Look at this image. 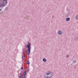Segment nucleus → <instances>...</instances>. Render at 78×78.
<instances>
[{
    "instance_id": "nucleus-4",
    "label": "nucleus",
    "mask_w": 78,
    "mask_h": 78,
    "mask_svg": "<svg viewBox=\"0 0 78 78\" xmlns=\"http://www.w3.org/2000/svg\"><path fill=\"white\" fill-rule=\"evenodd\" d=\"M62 31H61V30H58L57 32V34H59V35H61L62 34Z\"/></svg>"
},
{
    "instance_id": "nucleus-10",
    "label": "nucleus",
    "mask_w": 78,
    "mask_h": 78,
    "mask_svg": "<svg viewBox=\"0 0 78 78\" xmlns=\"http://www.w3.org/2000/svg\"><path fill=\"white\" fill-rule=\"evenodd\" d=\"M27 64H30V63L29 62V61H27Z\"/></svg>"
},
{
    "instance_id": "nucleus-8",
    "label": "nucleus",
    "mask_w": 78,
    "mask_h": 78,
    "mask_svg": "<svg viewBox=\"0 0 78 78\" xmlns=\"http://www.w3.org/2000/svg\"><path fill=\"white\" fill-rule=\"evenodd\" d=\"M23 55H24V56H23L22 57V59L23 60H24L25 59V54H24Z\"/></svg>"
},
{
    "instance_id": "nucleus-5",
    "label": "nucleus",
    "mask_w": 78,
    "mask_h": 78,
    "mask_svg": "<svg viewBox=\"0 0 78 78\" xmlns=\"http://www.w3.org/2000/svg\"><path fill=\"white\" fill-rule=\"evenodd\" d=\"M43 61H44V62H46V61H47V60H46V59L45 58H44L43 59Z\"/></svg>"
},
{
    "instance_id": "nucleus-14",
    "label": "nucleus",
    "mask_w": 78,
    "mask_h": 78,
    "mask_svg": "<svg viewBox=\"0 0 78 78\" xmlns=\"http://www.w3.org/2000/svg\"><path fill=\"white\" fill-rule=\"evenodd\" d=\"M27 72H28V70H27Z\"/></svg>"
},
{
    "instance_id": "nucleus-15",
    "label": "nucleus",
    "mask_w": 78,
    "mask_h": 78,
    "mask_svg": "<svg viewBox=\"0 0 78 78\" xmlns=\"http://www.w3.org/2000/svg\"><path fill=\"white\" fill-rule=\"evenodd\" d=\"M1 11V9H0V11Z\"/></svg>"
},
{
    "instance_id": "nucleus-13",
    "label": "nucleus",
    "mask_w": 78,
    "mask_h": 78,
    "mask_svg": "<svg viewBox=\"0 0 78 78\" xmlns=\"http://www.w3.org/2000/svg\"><path fill=\"white\" fill-rule=\"evenodd\" d=\"M68 57H69V55H68L66 56V57L68 58Z\"/></svg>"
},
{
    "instance_id": "nucleus-1",
    "label": "nucleus",
    "mask_w": 78,
    "mask_h": 78,
    "mask_svg": "<svg viewBox=\"0 0 78 78\" xmlns=\"http://www.w3.org/2000/svg\"><path fill=\"white\" fill-rule=\"evenodd\" d=\"M7 4V0H0V7H4Z\"/></svg>"
},
{
    "instance_id": "nucleus-7",
    "label": "nucleus",
    "mask_w": 78,
    "mask_h": 78,
    "mask_svg": "<svg viewBox=\"0 0 78 78\" xmlns=\"http://www.w3.org/2000/svg\"><path fill=\"white\" fill-rule=\"evenodd\" d=\"M76 20H78V15H77L76 16Z\"/></svg>"
},
{
    "instance_id": "nucleus-6",
    "label": "nucleus",
    "mask_w": 78,
    "mask_h": 78,
    "mask_svg": "<svg viewBox=\"0 0 78 78\" xmlns=\"http://www.w3.org/2000/svg\"><path fill=\"white\" fill-rule=\"evenodd\" d=\"M70 18H67L66 19V20L67 21H69L70 20Z\"/></svg>"
},
{
    "instance_id": "nucleus-2",
    "label": "nucleus",
    "mask_w": 78,
    "mask_h": 78,
    "mask_svg": "<svg viewBox=\"0 0 78 78\" xmlns=\"http://www.w3.org/2000/svg\"><path fill=\"white\" fill-rule=\"evenodd\" d=\"M53 74L51 72H48L45 73L44 76L45 78H50L52 76Z\"/></svg>"
},
{
    "instance_id": "nucleus-12",
    "label": "nucleus",
    "mask_w": 78,
    "mask_h": 78,
    "mask_svg": "<svg viewBox=\"0 0 78 78\" xmlns=\"http://www.w3.org/2000/svg\"><path fill=\"white\" fill-rule=\"evenodd\" d=\"M21 69H22V70H23V67H22L21 68Z\"/></svg>"
},
{
    "instance_id": "nucleus-9",
    "label": "nucleus",
    "mask_w": 78,
    "mask_h": 78,
    "mask_svg": "<svg viewBox=\"0 0 78 78\" xmlns=\"http://www.w3.org/2000/svg\"><path fill=\"white\" fill-rule=\"evenodd\" d=\"M19 78H23V76H22V75L21 74V75H20Z\"/></svg>"
},
{
    "instance_id": "nucleus-3",
    "label": "nucleus",
    "mask_w": 78,
    "mask_h": 78,
    "mask_svg": "<svg viewBox=\"0 0 78 78\" xmlns=\"http://www.w3.org/2000/svg\"><path fill=\"white\" fill-rule=\"evenodd\" d=\"M31 46V43H28V44L26 45V47L28 48V49L27 51H26V52L27 53V55H30V47Z\"/></svg>"
},
{
    "instance_id": "nucleus-11",
    "label": "nucleus",
    "mask_w": 78,
    "mask_h": 78,
    "mask_svg": "<svg viewBox=\"0 0 78 78\" xmlns=\"http://www.w3.org/2000/svg\"><path fill=\"white\" fill-rule=\"evenodd\" d=\"M73 63H75L76 62V61L74 60L73 61Z\"/></svg>"
}]
</instances>
